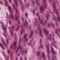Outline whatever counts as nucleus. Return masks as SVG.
<instances>
[{
    "instance_id": "obj_28",
    "label": "nucleus",
    "mask_w": 60,
    "mask_h": 60,
    "mask_svg": "<svg viewBox=\"0 0 60 60\" xmlns=\"http://www.w3.org/2000/svg\"><path fill=\"white\" fill-rule=\"evenodd\" d=\"M13 44V46L14 47V48L15 49L17 47H16V43H14Z\"/></svg>"
},
{
    "instance_id": "obj_24",
    "label": "nucleus",
    "mask_w": 60,
    "mask_h": 60,
    "mask_svg": "<svg viewBox=\"0 0 60 60\" xmlns=\"http://www.w3.org/2000/svg\"><path fill=\"white\" fill-rule=\"evenodd\" d=\"M49 14L48 13V14H47L46 15V18L47 19H49Z\"/></svg>"
},
{
    "instance_id": "obj_37",
    "label": "nucleus",
    "mask_w": 60,
    "mask_h": 60,
    "mask_svg": "<svg viewBox=\"0 0 60 60\" xmlns=\"http://www.w3.org/2000/svg\"><path fill=\"white\" fill-rule=\"evenodd\" d=\"M10 59V57L8 55L7 56V58L6 59V60H9V59Z\"/></svg>"
},
{
    "instance_id": "obj_54",
    "label": "nucleus",
    "mask_w": 60,
    "mask_h": 60,
    "mask_svg": "<svg viewBox=\"0 0 60 60\" xmlns=\"http://www.w3.org/2000/svg\"><path fill=\"white\" fill-rule=\"evenodd\" d=\"M48 26L49 27L51 26V25H50L49 24V23L48 24Z\"/></svg>"
},
{
    "instance_id": "obj_1",
    "label": "nucleus",
    "mask_w": 60,
    "mask_h": 60,
    "mask_svg": "<svg viewBox=\"0 0 60 60\" xmlns=\"http://www.w3.org/2000/svg\"><path fill=\"white\" fill-rule=\"evenodd\" d=\"M8 8L10 11V15L9 17H8V14L7 12H6V14L7 15V16L6 17V18L7 19H11V18H12L13 20H14V19H15L16 20H17L18 19L17 15H16L15 16V18L14 16L12 15L13 13V10H12V8L10 7V6H8Z\"/></svg>"
},
{
    "instance_id": "obj_43",
    "label": "nucleus",
    "mask_w": 60,
    "mask_h": 60,
    "mask_svg": "<svg viewBox=\"0 0 60 60\" xmlns=\"http://www.w3.org/2000/svg\"><path fill=\"white\" fill-rule=\"evenodd\" d=\"M35 32L36 34H38V32H37V31L36 30H35Z\"/></svg>"
},
{
    "instance_id": "obj_42",
    "label": "nucleus",
    "mask_w": 60,
    "mask_h": 60,
    "mask_svg": "<svg viewBox=\"0 0 60 60\" xmlns=\"http://www.w3.org/2000/svg\"><path fill=\"white\" fill-rule=\"evenodd\" d=\"M35 22H36V23H38V22H37V19H36V18H35Z\"/></svg>"
},
{
    "instance_id": "obj_53",
    "label": "nucleus",
    "mask_w": 60,
    "mask_h": 60,
    "mask_svg": "<svg viewBox=\"0 0 60 60\" xmlns=\"http://www.w3.org/2000/svg\"><path fill=\"white\" fill-rule=\"evenodd\" d=\"M44 23L45 24H46L47 23V21L46 20H45L44 21Z\"/></svg>"
},
{
    "instance_id": "obj_6",
    "label": "nucleus",
    "mask_w": 60,
    "mask_h": 60,
    "mask_svg": "<svg viewBox=\"0 0 60 60\" xmlns=\"http://www.w3.org/2000/svg\"><path fill=\"white\" fill-rule=\"evenodd\" d=\"M18 2L20 5V4H21V7L22 8V12H23V11H24V9L23 8H24V5L22 3V1L21 0L20 1L19 0Z\"/></svg>"
},
{
    "instance_id": "obj_23",
    "label": "nucleus",
    "mask_w": 60,
    "mask_h": 60,
    "mask_svg": "<svg viewBox=\"0 0 60 60\" xmlns=\"http://www.w3.org/2000/svg\"><path fill=\"white\" fill-rule=\"evenodd\" d=\"M19 49H20L21 50L22 49V46H21L20 45H19L17 49L18 50H19Z\"/></svg>"
},
{
    "instance_id": "obj_48",
    "label": "nucleus",
    "mask_w": 60,
    "mask_h": 60,
    "mask_svg": "<svg viewBox=\"0 0 60 60\" xmlns=\"http://www.w3.org/2000/svg\"><path fill=\"white\" fill-rule=\"evenodd\" d=\"M46 0H43V4H44V3H45V2H46Z\"/></svg>"
},
{
    "instance_id": "obj_29",
    "label": "nucleus",
    "mask_w": 60,
    "mask_h": 60,
    "mask_svg": "<svg viewBox=\"0 0 60 60\" xmlns=\"http://www.w3.org/2000/svg\"><path fill=\"white\" fill-rule=\"evenodd\" d=\"M14 35L15 38V40L16 41H17V36H16V34H14Z\"/></svg>"
},
{
    "instance_id": "obj_18",
    "label": "nucleus",
    "mask_w": 60,
    "mask_h": 60,
    "mask_svg": "<svg viewBox=\"0 0 60 60\" xmlns=\"http://www.w3.org/2000/svg\"><path fill=\"white\" fill-rule=\"evenodd\" d=\"M38 0H36L35 1V3L36 4H37V6H39L40 5V3L39 2H38Z\"/></svg>"
},
{
    "instance_id": "obj_16",
    "label": "nucleus",
    "mask_w": 60,
    "mask_h": 60,
    "mask_svg": "<svg viewBox=\"0 0 60 60\" xmlns=\"http://www.w3.org/2000/svg\"><path fill=\"white\" fill-rule=\"evenodd\" d=\"M49 36H49H48L47 37V40L49 39L50 41H52V39H53V38H51L50 37H51L52 36V35H51V34H50Z\"/></svg>"
},
{
    "instance_id": "obj_41",
    "label": "nucleus",
    "mask_w": 60,
    "mask_h": 60,
    "mask_svg": "<svg viewBox=\"0 0 60 60\" xmlns=\"http://www.w3.org/2000/svg\"><path fill=\"white\" fill-rule=\"evenodd\" d=\"M42 42V38L41 39V40H40L39 41V43H41Z\"/></svg>"
},
{
    "instance_id": "obj_8",
    "label": "nucleus",
    "mask_w": 60,
    "mask_h": 60,
    "mask_svg": "<svg viewBox=\"0 0 60 60\" xmlns=\"http://www.w3.org/2000/svg\"><path fill=\"white\" fill-rule=\"evenodd\" d=\"M21 28L22 30H21L20 34V36L22 35L21 34H23V32H25V29L24 28H23V26H21Z\"/></svg>"
},
{
    "instance_id": "obj_51",
    "label": "nucleus",
    "mask_w": 60,
    "mask_h": 60,
    "mask_svg": "<svg viewBox=\"0 0 60 60\" xmlns=\"http://www.w3.org/2000/svg\"><path fill=\"white\" fill-rule=\"evenodd\" d=\"M53 41L54 42V43L55 44L56 43V42L55 41V40H54V38H53Z\"/></svg>"
},
{
    "instance_id": "obj_49",
    "label": "nucleus",
    "mask_w": 60,
    "mask_h": 60,
    "mask_svg": "<svg viewBox=\"0 0 60 60\" xmlns=\"http://www.w3.org/2000/svg\"><path fill=\"white\" fill-rule=\"evenodd\" d=\"M25 41L26 42H27V41H28V39H26L25 40Z\"/></svg>"
},
{
    "instance_id": "obj_56",
    "label": "nucleus",
    "mask_w": 60,
    "mask_h": 60,
    "mask_svg": "<svg viewBox=\"0 0 60 60\" xmlns=\"http://www.w3.org/2000/svg\"><path fill=\"white\" fill-rule=\"evenodd\" d=\"M8 29H9L10 30V32H11V27H9Z\"/></svg>"
},
{
    "instance_id": "obj_27",
    "label": "nucleus",
    "mask_w": 60,
    "mask_h": 60,
    "mask_svg": "<svg viewBox=\"0 0 60 60\" xmlns=\"http://www.w3.org/2000/svg\"><path fill=\"white\" fill-rule=\"evenodd\" d=\"M0 47H1V48H2L3 49H4V46H3V45L1 44V43H0Z\"/></svg>"
},
{
    "instance_id": "obj_7",
    "label": "nucleus",
    "mask_w": 60,
    "mask_h": 60,
    "mask_svg": "<svg viewBox=\"0 0 60 60\" xmlns=\"http://www.w3.org/2000/svg\"><path fill=\"white\" fill-rule=\"evenodd\" d=\"M49 46V44H48L46 45V48L47 49V53L48 54V56L49 59L50 58H49V46Z\"/></svg>"
},
{
    "instance_id": "obj_3",
    "label": "nucleus",
    "mask_w": 60,
    "mask_h": 60,
    "mask_svg": "<svg viewBox=\"0 0 60 60\" xmlns=\"http://www.w3.org/2000/svg\"><path fill=\"white\" fill-rule=\"evenodd\" d=\"M8 8L10 11V15L9 17H8V14L7 12H6V14L7 15V16L6 17V18L7 19H11V18H12L13 20H14V19H15L16 20H17L18 19L17 15H16L15 16V18L14 16L12 15L13 13V10H12V8L10 7V6H8Z\"/></svg>"
},
{
    "instance_id": "obj_39",
    "label": "nucleus",
    "mask_w": 60,
    "mask_h": 60,
    "mask_svg": "<svg viewBox=\"0 0 60 60\" xmlns=\"http://www.w3.org/2000/svg\"><path fill=\"white\" fill-rule=\"evenodd\" d=\"M43 47V46L42 45H41L39 47V48H42Z\"/></svg>"
},
{
    "instance_id": "obj_35",
    "label": "nucleus",
    "mask_w": 60,
    "mask_h": 60,
    "mask_svg": "<svg viewBox=\"0 0 60 60\" xmlns=\"http://www.w3.org/2000/svg\"><path fill=\"white\" fill-rule=\"evenodd\" d=\"M51 25L53 27V28H55V25L53 23H52L51 24Z\"/></svg>"
},
{
    "instance_id": "obj_14",
    "label": "nucleus",
    "mask_w": 60,
    "mask_h": 60,
    "mask_svg": "<svg viewBox=\"0 0 60 60\" xmlns=\"http://www.w3.org/2000/svg\"><path fill=\"white\" fill-rule=\"evenodd\" d=\"M52 16L53 17V18L52 19V20H53V21H55V20H56L57 22L58 21V20L56 19V17L55 16L54 14H52Z\"/></svg>"
},
{
    "instance_id": "obj_12",
    "label": "nucleus",
    "mask_w": 60,
    "mask_h": 60,
    "mask_svg": "<svg viewBox=\"0 0 60 60\" xmlns=\"http://www.w3.org/2000/svg\"><path fill=\"white\" fill-rule=\"evenodd\" d=\"M40 9L41 12H43L45 11L44 8L43 6L42 5L41 6Z\"/></svg>"
},
{
    "instance_id": "obj_62",
    "label": "nucleus",
    "mask_w": 60,
    "mask_h": 60,
    "mask_svg": "<svg viewBox=\"0 0 60 60\" xmlns=\"http://www.w3.org/2000/svg\"><path fill=\"white\" fill-rule=\"evenodd\" d=\"M0 4H3V2H1L0 0Z\"/></svg>"
},
{
    "instance_id": "obj_32",
    "label": "nucleus",
    "mask_w": 60,
    "mask_h": 60,
    "mask_svg": "<svg viewBox=\"0 0 60 60\" xmlns=\"http://www.w3.org/2000/svg\"><path fill=\"white\" fill-rule=\"evenodd\" d=\"M25 23L26 24V27L27 28H28V23H27V22L26 20H25Z\"/></svg>"
},
{
    "instance_id": "obj_36",
    "label": "nucleus",
    "mask_w": 60,
    "mask_h": 60,
    "mask_svg": "<svg viewBox=\"0 0 60 60\" xmlns=\"http://www.w3.org/2000/svg\"><path fill=\"white\" fill-rule=\"evenodd\" d=\"M6 42H7V45H8L9 44V41H8V39H6Z\"/></svg>"
},
{
    "instance_id": "obj_13",
    "label": "nucleus",
    "mask_w": 60,
    "mask_h": 60,
    "mask_svg": "<svg viewBox=\"0 0 60 60\" xmlns=\"http://www.w3.org/2000/svg\"><path fill=\"white\" fill-rule=\"evenodd\" d=\"M51 47V50L52 51V53L54 54V55H55L56 54V51H55V50H54L53 49V47L52 46V45H51V44H50Z\"/></svg>"
},
{
    "instance_id": "obj_34",
    "label": "nucleus",
    "mask_w": 60,
    "mask_h": 60,
    "mask_svg": "<svg viewBox=\"0 0 60 60\" xmlns=\"http://www.w3.org/2000/svg\"><path fill=\"white\" fill-rule=\"evenodd\" d=\"M11 36L12 37H13V36H14V35H13V32H11Z\"/></svg>"
},
{
    "instance_id": "obj_64",
    "label": "nucleus",
    "mask_w": 60,
    "mask_h": 60,
    "mask_svg": "<svg viewBox=\"0 0 60 60\" xmlns=\"http://www.w3.org/2000/svg\"><path fill=\"white\" fill-rule=\"evenodd\" d=\"M25 51L24 50H23L22 51V54H23V52H24Z\"/></svg>"
},
{
    "instance_id": "obj_20",
    "label": "nucleus",
    "mask_w": 60,
    "mask_h": 60,
    "mask_svg": "<svg viewBox=\"0 0 60 60\" xmlns=\"http://www.w3.org/2000/svg\"><path fill=\"white\" fill-rule=\"evenodd\" d=\"M12 5L14 8V9L15 10L16 13H18V10H17V9H16V8H15V6H14V4H13V3H12Z\"/></svg>"
},
{
    "instance_id": "obj_15",
    "label": "nucleus",
    "mask_w": 60,
    "mask_h": 60,
    "mask_svg": "<svg viewBox=\"0 0 60 60\" xmlns=\"http://www.w3.org/2000/svg\"><path fill=\"white\" fill-rule=\"evenodd\" d=\"M35 54H36V55L37 56H40L41 55V53H40V52L39 51H38L37 52H35Z\"/></svg>"
},
{
    "instance_id": "obj_45",
    "label": "nucleus",
    "mask_w": 60,
    "mask_h": 60,
    "mask_svg": "<svg viewBox=\"0 0 60 60\" xmlns=\"http://www.w3.org/2000/svg\"><path fill=\"white\" fill-rule=\"evenodd\" d=\"M29 29H30V30H31V25L29 26Z\"/></svg>"
},
{
    "instance_id": "obj_21",
    "label": "nucleus",
    "mask_w": 60,
    "mask_h": 60,
    "mask_svg": "<svg viewBox=\"0 0 60 60\" xmlns=\"http://www.w3.org/2000/svg\"><path fill=\"white\" fill-rule=\"evenodd\" d=\"M9 0L10 2L11 3V0ZM14 1H15V4L17 7H18V3H17V0H14Z\"/></svg>"
},
{
    "instance_id": "obj_33",
    "label": "nucleus",
    "mask_w": 60,
    "mask_h": 60,
    "mask_svg": "<svg viewBox=\"0 0 60 60\" xmlns=\"http://www.w3.org/2000/svg\"><path fill=\"white\" fill-rule=\"evenodd\" d=\"M33 34H34V31L33 30H32L31 33V36L33 35Z\"/></svg>"
},
{
    "instance_id": "obj_52",
    "label": "nucleus",
    "mask_w": 60,
    "mask_h": 60,
    "mask_svg": "<svg viewBox=\"0 0 60 60\" xmlns=\"http://www.w3.org/2000/svg\"><path fill=\"white\" fill-rule=\"evenodd\" d=\"M10 51L9 50H8V52L9 54H10Z\"/></svg>"
},
{
    "instance_id": "obj_31",
    "label": "nucleus",
    "mask_w": 60,
    "mask_h": 60,
    "mask_svg": "<svg viewBox=\"0 0 60 60\" xmlns=\"http://www.w3.org/2000/svg\"><path fill=\"white\" fill-rule=\"evenodd\" d=\"M26 36H27V34H25L24 35V39H26Z\"/></svg>"
},
{
    "instance_id": "obj_17",
    "label": "nucleus",
    "mask_w": 60,
    "mask_h": 60,
    "mask_svg": "<svg viewBox=\"0 0 60 60\" xmlns=\"http://www.w3.org/2000/svg\"><path fill=\"white\" fill-rule=\"evenodd\" d=\"M44 33H45V35H47L49 33V31L46 30L45 29H44Z\"/></svg>"
},
{
    "instance_id": "obj_25",
    "label": "nucleus",
    "mask_w": 60,
    "mask_h": 60,
    "mask_svg": "<svg viewBox=\"0 0 60 60\" xmlns=\"http://www.w3.org/2000/svg\"><path fill=\"white\" fill-rule=\"evenodd\" d=\"M44 5L45 8V9H46L47 8V4L45 3H44Z\"/></svg>"
},
{
    "instance_id": "obj_61",
    "label": "nucleus",
    "mask_w": 60,
    "mask_h": 60,
    "mask_svg": "<svg viewBox=\"0 0 60 60\" xmlns=\"http://www.w3.org/2000/svg\"><path fill=\"white\" fill-rule=\"evenodd\" d=\"M15 30H16V31H18V28H16L15 29Z\"/></svg>"
},
{
    "instance_id": "obj_5",
    "label": "nucleus",
    "mask_w": 60,
    "mask_h": 60,
    "mask_svg": "<svg viewBox=\"0 0 60 60\" xmlns=\"http://www.w3.org/2000/svg\"><path fill=\"white\" fill-rule=\"evenodd\" d=\"M38 27L37 28V29L38 30H39V35L40 36L43 37V36L41 34L42 33V30H41V27L40 25L39 24H38Z\"/></svg>"
},
{
    "instance_id": "obj_9",
    "label": "nucleus",
    "mask_w": 60,
    "mask_h": 60,
    "mask_svg": "<svg viewBox=\"0 0 60 60\" xmlns=\"http://www.w3.org/2000/svg\"><path fill=\"white\" fill-rule=\"evenodd\" d=\"M1 27L3 30L6 33H7V29L5 27V26H4V24H2Z\"/></svg>"
},
{
    "instance_id": "obj_50",
    "label": "nucleus",
    "mask_w": 60,
    "mask_h": 60,
    "mask_svg": "<svg viewBox=\"0 0 60 60\" xmlns=\"http://www.w3.org/2000/svg\"><path fill=\"white\" fill-rule=\"evenodd\" d=\"M14 26H13L12 27V30L13 31L14 30Z\"/></svg>"
},
{
    "instance_id": "obj_26",
    "label": "nucleus",
    "mask_w": 60,
    "mask_h": 60,
    "mask_svg": "<svg viewBox=\"0 0 60 60\" xmlns=\"http://www.w3.org/2000/svg\"><path fill=\"white\" fill-rule=\"evenodd\" d=\"M33 40L31 39L30 41V43H29V45H31V47H32V46L31 45H32V41Z\"/></svg>"
},
{
    "instance_id": "obj_22",
    "label": "nucleus",
    "mask_w": 60,
    "mask_h": 60,
    "mask_svg": "<svg viewBox=\"0 0 60 60\" xmlns=\"http://www.w3.org/2000/svg\"><path fill=\"white\" fill-rule=\"evenodd\" d=\"M25 5L26 7H29L30 5V3H28L25 4Z\"/></svg>"
},
{
    "instance_id": "obj_46",
    "label": "nucleus",
    "mask_w": 60,
    "mask_h": 60,
    "mask_svg": "<svg viewBox=\"0 0 60 60\" xmlns=\"http://www.w3.org/2000/svg\"><path fill=\"white\" fill-rule=\"evenodd\" d=\"M48 1L49 2H51V4H52V1L51 0H48Z\"/></svg>"
},
{
    "instance_id": "obj_44",
    "label": "nucleus",
    "mask_w": 60,
    "mask_h": 60,
    "mask_svg": "<svg viewBox=\"0 0 60 60\" xmlns=\"http://www.w3.org/2000/svg\"><path fill=\"white\" fill-rule=\"evenodd\" d=\"M33 11V15H34V14H35V9H34V10Z\"/></svg>"
},
{
    "instance_id": "obj_58",
    "label": "nucleus",
    "mask_w": 60,
    "mask_h": 60,
    "mask_svg": "<svg viewBox=\"0 0 60 60\" xmlns=\"http://www.w3.org/2000/svg\"><path fill=\"white\" fill-rule=\"evenodd\" d=\"M22 21H24V18H22Z\"/></svg>"
},
{
    "instance_id": "obj_40",
    "label": "nucleus",
    "mask_w": 60,
    "mask_h": 60,
    "mask_svg": "<svg viewBox=\"0 0 60 60\" xmlns=\"http://www.w3.org/2000/svg\"><path fill=\"white\" fill-rule=\"evenodd\" d=\"M20 21L19 20H18V24H19V25L20 24Z\"/></svg>"
},
{
    "instance_id": "obj_38",
    "label": "nucleus",
    "mask_w": 60,
    "mask_h": 60,
    "mask_svg": "<svg viewBox=\"0 0 60 60\" xmlns=\"http://www.w3.org/2000/svg\"><path fill=\"white\" fill-rule=\"evenodd\" d=\"M11 45V46L10 47L11 49H12V48L14 49H15V47H13V46H12V45Z\"/></svg>"
},
{
    "instance_id": "obj_11",
    "label": "nucleus",
    "mask_w": 60,
    "mask_h": 60,
    "mask_svg": "<svg viewBox=\"0 0 60 60\" xmlns=\"http://www.w3.org/2000/svg\"><path fill=\"white\" fill-rule=\"evenodd\" d=\"M42 57H43L44 60H46V55L45 54H44V52H43L42 53Z\"/></svg>"
},
{
    "instance_id": "obj_10",
    "label": "nucleus",
    "mask_w": 60,
    "mask_h": 60,
    "mask_svg": "<svg viewBox=\"0 0 60 60\" xmlns=\"http://www.w3.org/2000/svg\"><path fill=\"white\" fill-rule=\"evenodd\" d=\"M38 20L39 21H40V24H41L42 25H44V24L43 23V21H42V20H41V19L40 18V16H38Z\"/></svg>"
},
{
    "instance_id": "obj_2",
    "label": "nucleus",
    "mask_w": 60,
    "mask_h": 60,
    "mask_svg": "<svg viewBox=\"0 0 60 60\" xmlns=\"http://www.w3.org/2000/svg\"><path fill=\"white\" fill-rule=\"evenodd\" d=\"M8 8L10 11V15L9 17H8V14L7 12H6V14L7 15V16L6 17V18L7 19H11V18H12L13 20H14V19H15L16 20H17L18 19L17 15H16L15 16V18L14 16L12 15L13 13V10H12V8L10 7V6H8Z\"/></svg>"
},
{
    "instance_id": "obj_30",
    "label": "nucleus",
    "mask_w": 60,
    "mask_h": 60,
    "mask_svg": "<svg viewBox=\"0 0 60 60\" xmlns=\"http://www.w3.org/2000/svg\"><path fill=\"white\" fill-rule=\"evenodd\" d=\"M2 41L3 44H4L5 46H6V47L7 46H6V45H5V42H4V40L3 39H2Z\"/></svg>"
},
{
    "instance_id": "obj_59",
    "label": "nucleus",
    "mask_w": 60,
    "mask_h": 60,
    "mask_svg": "<svg viewBox=\"0 0 60 60\" xmlns=\"http://www.w3.org/2000/svg\"><path fill=\"white\" fill-rule=\"evenodd\" d=\"M26 26V24L25 23H24L23 24V26H24V27H25V26Z\"/></svg>"
},
{
    "instance_id": "obj_60",
    "label": "nucleus",
    "mask_w": 60,
    "mask_h": 60,
    "mask_svg": "<svg viewBox=\"0 0 60 60\" xmlns=\"http://www.w3.org/2000/svg\"><path fill=\"white\" fill-rule=\"evenodd\" d=\"M4 56L5 57H6V54H5V53H4Z\"/></svg>"
},
{
    "instance_id": "obj_47",
    "label": "nucleus",
    "mask_w": 60,
    "mask_h": 60,
    "mask_svg": "<svg viewBox=\"0 0 60 60\" xmlns=\"http://www.w3.org/2000/svg\"><path fill=\"white\" fill-rule=\"evenodd\" d=\"M5 1L6 2L5 4H6V5H8V3H7V1H6V0H5Z\"/></svg>"
},
{
    "instance_id": "obj_19",
    "label": "nucleus",
    "mask_w": 60,
    "mask_h": 60,
    "mask_svg": "<svg viewBox=\"0 0 60 60\" xmlns=\"http://www.w3.org/2000/svg\"><path fill=\"white\" fill-rule=\"evenodd\" d=\"M30 2H31V3L33 6H34V1L33 0H29Z\"/></svg>"
},
{
    "instance_id": "obj_55",
    "label": "nucleus",
    "mask_w": 60,
    "mask_h": 60,
    "mask_svg": "<svg viewBox=\"0 0 60 60\" xmlns=\"http://www.w3.org/2000/svg\"><path fill=\"white\" fill-rule=\"evenodd\" d=\"M13 56V53H12L11 55V57H12Z\"/></svg>"
},
{
    "instance_id": "obj_4",
    "label": "nucleus",
    "mask_w": 60,
    "mask_h": 60,
    "mask_svg": "<svg viewBox=\"0 0 60 60\" xmlns=\"http://www.w3.org/2000/svg\"><path fill=\"white\" fill-rule=\"evenodd\" d=\"M53 4L52 5V7L54 9V10H53V11L54 12H55V13H56V14H57V18L58 20L59 21V22H60V17H59V15H58V9H57L56 10V8H55V6H56V3H55V1L54 0H53Z\"/></svg>"
},
{
    "instance_id": "obj_57",
    "label": "nucleus",
    "mask_w": 60,
    "mask_h": 60,
    "mask_svg": "<svg viewBox=\"0 0 60 60\" xmlns=\"http://www.w3.org/2000/svg\"><path fill=\"white\" fill-rule=\"evenodd\" d=\"M20 41H21V38H20V39H19V43H20Z\"/></svg>"
},
{
    "instance_id": "obj_63",
    "label": "nucleus",
    "mask_w": 60,
    "mask_h": 60,
    "mask_svg": "<svg viewBox=\"0 0 60 60\" xmlns=\"http://www.w3.org/2000/svg\"><path fill=\"white\" fill-rule=\"evenodd\" d=\"M28 21L30 22V23L31 21H30V19H29L28 20Z\"/></svg>"
}]
</instances>
